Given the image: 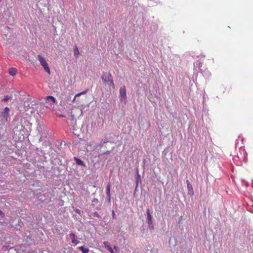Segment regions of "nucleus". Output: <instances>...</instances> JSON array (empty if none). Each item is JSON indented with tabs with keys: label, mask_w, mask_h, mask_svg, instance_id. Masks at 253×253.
<instances>
[{
	"label": "nucleus",
	"mask_w": 253,
	"mask_h": 253,
	"mask_svg": "<svg viewBox=\"0 0 253 253\" xmlns=\"http://www.w3.org/2000/svg\"><path fill=\"white\" fill-rule=\"evenodd\" d=\"M103 82L105 84H108L110 86L114 87V84L111 75L110 73L103 72L101 77Z\"/></svg>",
	"instance_id": "f257e3e1"
},
{
	"label": "nucleus",
	"mask_w": 253,
	"mask_h": 253,
	"mask_svg": "<svg viewBox=\"0 0 253 253\" xmlns=\"http://www.w3.org/2000/svg\"><path fill=\"white\" fill-rule=\"evenodd\" d=\"M56 99L52 96H48L46 97L45 106L46 107H51L55 102Z\"/></svg>",
	"instance_id": "f03ea898"
},
{
	"label": "nucleus",
	"mask_w": 253,
	"mask_h": 253,
	"mask_svg": "<svg viewBox=\"0 0 253 253\" xmlns=\"http://www.w3.org/2000/svg\"><path fill=\"white\" fill-rule=\"evenodd\" d=\"M110 189H111V184L108 183L106 190V193L107 195V198L108 200L109 203L111 201V195H110Z\"/></svg>",
	"instance_id": "7ed1b4c3"
},
{
	"label": "nucleus",
	"mask_w": 253,
	"mask_h": 253,
	"mask_svg": "<svg viewBox=\"0 0 253 253\" xmlns=\"http://www.w3.org/2000/svg\"><path fill=\"white\" fill-rule=\"evenodd\" d=\"M120 96L122 98H126V87L125 86H122L120 88Z\"/></svg>",
	"instance_id": "20e7f679"
},
{
	"label": "nucleus",
	"mask_w": 253,
	"mask_h": 253,
	"mask_svg": "<svg viewBox=\"0 0 253 253\" xmlns=\"http://www.w3.org/2000/svg\"><path fill=\"white\" fill-rule=\"evenodd\" d=\"M69 236L71 239V242L72 243L74 244L75 245H77L79 243V241L76 240V235L74 233H70L69 234Z\"/></svg>",
	"instance_id": "39448f33"
},
{
	"label": "nucleus",
	"mask_w": 253,
	"mask_h": 253,
	"mask_svg": "<svg viewBox=\"0 0 253 253\" xmlns=\"http://www.w3.org/2000/svg\"><path fill=\"white\" fill-rule=\"evenodd\" d=\"M147 216L148 224H149V225H152V216L150 214V210L149 209L147 210Z\"/></svg>",
	"instance_id": "423d86ee"
},
{
	"label": "nucleus",
	"mask_w": 253,
	"mask_h": 253,
	"mask_svg": "<svg viewBox=\"0 0 253 253\" xmlns=\"http://www.w3.org/2000/svg\"><path fill=\"white\" fill-rule=\"evenodd\" d=\"M42 66L43 68L44 71L46 72H47L49 75H50V69H49V68L48 67V64H47V62L46 61L45 62H44V63L42 64Z\"/></svg>",
	"instance_id": "0eeeda50"
},
{
	"label": "nucleus",
	"mask_w": 253,
	"mask_h": 253,
	"mask_svg": "<svg viewBox=\"0 0 253 253\" xmlns=\"http://www.w3.org/2000/svg\"><path fill=\"white\" fill-rule=\"evenodd\" d=\"M87 91H88V90L86 89L85 90H84L81 92L78 93L77 94H76V95L75 96V97H74V98L73 99V102H75L77 99V98L78 97L81 96L82 94H84L86 93Z\"/></svg>",
	"instance_id": "6e6552de"
},
{
	"label": "nucleus",
	"mask_w": 253,
	"mask_h": 253,
	"mask_svg": "<svg viewBox=\"0 0 253 253\" xmlns=\"http://www.w3.org/2000/svg\"><path fill=\"white\" fill-rule=\"evenodd\" d=\"M74 160H75V161L76 162V164L78 165L84 166H85L84 163L83 162V161L82 160H81V159H78V158H76V157H74Z\"/></svg>",
	"instance_id": "1a4fd4ad"
},
{
	"label": "nucleus",
	"mask_w": 253,
	"mask_h": 253,
	"mask_svg": "<svg viewBox=\"0 0 253 253\" xmlns=\"http://www.w3.org/2000/svg\"><path fill=\"white\" fill-rule=\"evenodd\" d=\"M37 58L41 65L46 61L45 59L43 57H42L41 55H38Z\"/></svg>",
	"instance_id": "9d476101"
},
{
	"label": "nucleus",
	"mask_w": 253,
	"mask_h": 253,
	"mask_svg": "<svg viewBox=\"0 0 253 253\" xmlns=\"http://www.w3.org/2000/svg\"><path fill=\"white\" fill-rule=\"evenodd\" d=\"M9 73L10 75L14 76L17 73V70L14 68H10L9 69Z\"/></svg>",
	"instance_id": "9b49d317"
},
{
	"label": "nucleus",
	"mask_w": 253,
	"mask_h": 253,
	"mask_svg": "<svg viewBox=\"0 0 253 253\" xmlns=\"http://www.w3.org/2000/svg\"><path fill=\"white\" fill-rule=\"evenodd\" d=\"M79 250L81 251L83 253H88L89 252V249L87 248H84L83 246L78 247Z\"/></svg>",
	"instance_id": "f8f14e48"
},
{
	"label": "nucleus",
	"mask_w": 253,
	"mask_h": 253,
	"mask_svg": "<svg viewBox=\"0 0 253 253\" xmlns=\"http://www.w3.org/2000/svg\"><path fill=\"white\" fill-rule=\"evenodd\" d=\"M74 55L76 57H77L80 54V52H79L77 46H75V47L74 48Z\"/></svg>",
	"instance_id": "ddd939ff"
},
{
	"label": "nucleus",
	"mask_w": 253,
	"mask_h": 253,
	"mask_svg": "<svg viewBox=\"0 0 253 253\" xmlns=\"http://www.w3.org/2000/svg\"><path fill=\"white\" fill-rule=\"evenodd\" d=\"M103 245H104V246H105V248H106L108 250H109V249H110V248H111V247H110V246L109 245V243H108L107 242H103Z\"/></svg>",
	"instance_id": "4468645a"
},
{
	"label": "nucleus",
	"mask_w": 253,
	"mask_h": 253,
	"mask_svg": "<svg viewBox=\"0 0 253 253\" xmlns=\"http://www.w3.org/2000/svg\"><path fill=\"white\" fill-rule=\"evenodd\" d=\"M140 181V175L137 172V180H136V185L135 189H136L138 186V181Z\"/></svg>",
	"instance_id": "2eb2a0df"
},
{
	"label": "nucleus",
	"mask_w": 253,
	"mask_h": 253,
	"mask_svg": "<svg viewBox=\"0 0 253 253\" xmlns=\"http://www.w3.org/2000/svg\"><path fill=\"white\" fill-rule=\"evenodd\" d=\"M187 188H188V190L189 191L192 190H193L192 186L190 184V183H189L188 180L187 181Z\"/></svg>",
	"instance_id": "dca6fc26"
},
{
	"label": "nucleus",
	"mask_w": 253,
	"mask_h": 253,
	"mask_svg": "<svg viewBox=\"0 0 253 253\" xmlns=\"http://www.w3.org/2000/svg\"><path fill=\"white\" fill-rule=\"evenodd\" d=\"M9 99V97L7 95L4 96V97L2 99V101L3 102H6Z\"/></svg>",
	"instance_id": "f3484780"
},
{
	"label": "nucleus",
	"mask_w": 253,
	"mask_h": 253,
	"mask_svg": "<svg viewBox=\"0 0 253 253\" xmlns=\"http://www.w3.org/2000/svg\"><path fill=\"white\" fill-rule=\"evenodd\" d=\"M98 201L97 199H93L92 201V203L94 204H97L98 203Z\"/></svg>",
	"instance_id": "a211bd4d"
},
{
	"label": "nucleus",
	"mask_w": 253,
	"mask_h": 253,
	"mask_svg": "<svg viewBox=\"0 0 253 253\" xmlns=\"http://www.w3.org/2000/svg\"><path fill=\"white\" fill-rule=\"evenodd\" d=\"M9 109L8 107H5V109H4V111L5 112L8 114V111H9Z\"/></svg>",
	"instance_id": "6ab92c4d"
},
{
	"label": "nucleus",
	"mask_w": 253,
	"mask_h": 253,
	"mask_svg": "<svg viewBox=\"0 0 253 253\" xmlns=\"http://www.w3.org/2000/svg\"><path fill=\"white\" fill-rule=\"evenodd\" d=\"M111 253H114V251L112 249V248H110L109 250H108Z\"/></svg>",
	"instance_id": "aec40b11"
},
{
	"label": "nucleus",
	"mask_w": 253,
	"mask_h": 253,
	"mask_svg": "<svg viewBox=\"0 0 253 253\" xmlns=\"http://www.w3.org/2000/svg\"><path fill=\"white\" fill-rule=\"evenodd\" d=\"M0 215L1 216H4V214L1 211H0Z\"/></svg>",
	"instance_id": "412c9836"
},
{
	"label": "nucleus",
	"mask_w": 253,
	"mask_h": 253,
	"mask_svg": "<svg viewBox=\"0 0 253 253\" xmlns=\"http://www.w3.org/2000/svg\"><path fill=\"white\" fill-rule=\"evenodd\" d=\"M115 212L114 211H112V216H113V217L114 218L115 217Z\"/></svg>",
	"instance_id": "4be33fe9"
},
{
	"label": "nucleus",
	"mask_w": 253,
	"mask_h": 253,
	"mask_svg": "<svg viewBox=\"0 0 253 253\" xmlns=\"http://www.w3.org/2000/svg\"><path fill=\"white\" fill-rule=\"evenodd\" d=\"M114 249H117V247L116 246H114Z\"/></svg>",
	"instance_id": "5701e85b"
},
{
	"label": "nucleus",
	"mask_w": 253,
	"mask_h": 253,
	"mask_svg": "<svg viewBox=\"0 0 253 253\" xmlns=\"http://www.w3.org/2000/svg\"><path fill=\"white\" fill-rule=\"evenodd\" d=\"M59 116H60V117H64V116H63V115H60Z\"/></svg>",
	"instance_id": "b1692460"
}]
</instances>
